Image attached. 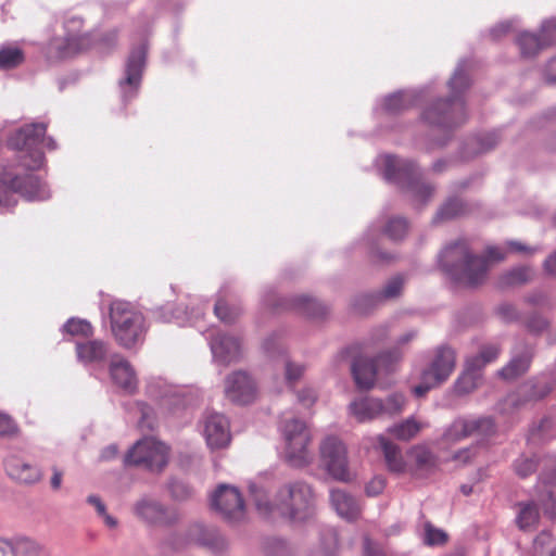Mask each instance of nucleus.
<instances>
[{
	"instance_id": "1",
	"label": "nucleus",
	"mask_w": 556,
	"mask_h": 556,
	"mask_svg": "<svg viewBox=\"0 0 556 556\" xmlns=\"http://www.w3.org/2000/svg\"><path fill=\"white\" fill-rule=\"evenodd\" d=\"M505 257V251L498 247H489L484 255H478L470 250L467 241L458 240L444 248L440 262L454 280L467 287H477L485 281L491 266Z\"/></svg>"
},
{
	"instance_id": "2",
	"label": "nucleus",
	"mask_w": 556,
	"mask_h": 556,
	"mask_svg": "<svg viewBox=\"0 0 556 556\" xmlns=\"http://www.w3.org/2000/svg\"><path fill=\"white\" fill-rule=\"evenodd\" d=\"M257 510L263 515L277 513L294 521H303L314 513V493L302 481L288 482L276 493L274 502H268L263 491L251 488Z\"/></svg>"
},
{
	"instance_id": "3",
	"label": "nucleus",
	"mask_w": 556,
	"mask_h": 556,
	"mask_svg": "<svg viewBox=\"0 0 556 556\" xmlns=\"http://www.w3.org/2000/svg\"><path fill=\"white\" fill-rule=\"evenodd\" d=\"M112 334L121 346L132 349L143 342L147 325L144 316L130 303L114 301L110 305Z\"/></svg>"
},
{
	"instance_id": "4",
	"label": "nucleus",
	"mask_w": 556,
	"mask_h": 556,
	"mask_svg": "<svg viewBox=\"0 0 556 556\" xmlns=\"http://www.w3.org/2000/svg\"><path fill=\"white\" fill-rule=\"evenodd\" d=\"M448 84L453 96L445 100H438L422 113V118L430 125L451 128L463 124L466 119L465 103L459 92L468 87V77L464 72L457 71Z\"/></svg>"
},
{
	"instance_id": "5",
	"label": "nucleus",
	"mask_w": 556,
	"mask_h": 556,
	"mask_svg": "<svg viewBox=\"0 0 556 556\" xmlns=\"http://www.w3.org/2000/svg\"><path fill=\"white\" fill-rule=\"evenodd\" d=\"M280 432L285 441V456L288 463L295 467L308 465L312 453L308 448L311 432L306 424L298 418L283 419Z\"/></svg>"
},
{
	"instance_id": "6",
	"label": "nucleus",
	"mask_w": 556,
	"mask_h": 556,
	"mask_svg": "<svg viewBox=\"0 0 556 556\" xmlns=\"http://www.w3.org/2000/svg\"><path fill=\"white\" fill-rule=\"evenodd\" d=\"M83 22L73 18L66 23V35L53 37L47 45L45 55L49 62H60L77 55L88 49L91 38L80 33Z\"/></svg>"
},
{
	"instance_id": "7",
	"label": "nucleus",
	"mask_w": 556,
	"mask_h": 556,
	"mask_svg": "<svg viewBox=\"0 0 556 556\" xmlns=\"http://www.w3.org/2000/svg\"><path fill=\"white\" fill-rule=\"evenodd\" d=\"M169 448L154 438L139 440L126 454L125 465L143 467L150 471H161L168 463Z\"/></svg>"
},
{
	"instance_id": "8",
	"label": "nucleus",
	"mask_w": 556,
	"mask_h": 556,
	"mask_svg": "<svg viewBox=\"0 0 556 556\" xmlns=\"http://www.w3.org/2000/svg\"><path fill=\"white\" fill-rule=\"evenodd\" d=\"M384 176L390 181L407 180V188L414 195L425 202L433 194V188L421 182L415 164L410 161L400 160L394 155H387L384 159Z\"/></svg>"
},
{
	"instance_id": "9",
	"label": "nucleus",
	"mask_w": 556,
	"mask_h": 556,
	"mask_svg": "<svg viewBox=\"0 0 556 556\" xmlns=\"http://www.w3.org/2000/svg\"><path fill=\"white\" fill-rule=\"evenodd\" d=\"M46 131V124L35 123L22 127L10 138L9 143L13 149L29 152L30 161L23 160V165L31 170L38 169L43 163L45 156L39 146L45 140Z\"/></svg>"
},
{
	"instance_id": "10",
	"label": "nucleus",
	"mask_w": 556,
	"mask_h": 556,
	"mask_svg": "<svg viewBox=\"0 0 556 556\" xmlns=\"http://www.w3.org/2000/svg\"><path fill=\"white\" fill-rule=\"evenodd\" d=\"M455 352L446 346L438 349L429 368L424 370L421 382L414 388L416 396H424L429 390L444 382L455 368Z\"/></svg>"
},
{
	"instance_id": "11",
	"label": "nucleus",
	"mask_w": 556,
	"mask_h": 556,
	"mask_svg": "<svg viewBox=\"0 0 556 556\" xmlns=\"http://www.w3.org/2000/svg\"><path fill=\"white\" fill-rule=\"evenodd\" d=\"M0 186L30 201H43L50 197L47 186L37 176L33 174L20 176L8 166H0Z\"/></svg>"
},
{
	"instance_id": "12",
	"label": "nucleus",
	"mask_w": 556,
	"mask_h": 556,
	"mask_svg": "<svg viewBox=\"0 0 556 556\" xmlns=\"http://www.w3.org/2000/svg\"><path fill=\"white\" fill-rule=\"evenodd\" d=\"M320 459L327 472L336 480L349 482L353 475L349 467L345 445L336 437H327L320 444Z\"/></svg>"
},
{
	"instance_id": "13",
	"label": "nucleus",
	"mask_w": 556,
	"mask_h": 556,
	"mask_svg": "<svg viewBox=\"0 0 556 556\" xmlns=\"http://www.w3.org/2000/svg\"><path fill=\"white\" fill-rule=\"evenodd\" d=\"M500 352L501 350L496 344H488L482 346L476 356L467 358L465 369L455 383V391L458 394L472 392L481 380L482 368L495 361Z\"/></svg>"
},
{
	"instance_id": "14",
	"label": "nucleus",
	"mask_w": 556,
	"mask_h": 556,
	"mask_svg": "<svg viewBox=\"0 0 556 556\" xmlns=\"http://www.w3.org/2000/svg\"><path fill=\"white\" fill-rule=\"evenodd\" d=\"M397 351L387 352L379 355L376 359L357 358L352 364V374L356 386L359 389L368 390L372 388L376 375L381 366L392 370V366L400 359Z\"/></svg>"
},
{
	"instance_id": "15",
	"label": "nucleus",
	"mask_w": 556,
	"mask_h": 556,
	"mask_svg": "<svg viewBox=\"0 0 556 556\" xmlns=\"http://www.w3.org/2000/svg\"><path fill=\"white\" fill-rule=\"evenodd\" d=\"M212 507L228 520H239L244 516V502L233 486L220 484L211 498Z\"/></svg>"
},
{
	"instance_id": "16",
	"label": "nucleus",
	"mask_w": 556,
	"mask_h": 556,
	"mask_svg": "<svg viewBox=\"0 0 556 556\" xmlns=\"http://www.w3.org/2000/svg\"><path fill=\"white\" fill-rule=\"evenodd\" d=\"M521 55L531 58L541 50L556 45V22L547 21L542 25L539 35L522 33L517 40Z\"/></svg>"
},
{
	"instance_id": "17",
	"label": "nucleus",
	"mask_w": 556,
	"mask_h": 556,
	"mask_svg": "<svg viewBox=\"0 0 556 556\" xmlns=\"http://www.w3.org/2000/svg\"><path fill=\"white\" fill-rule=\"evenodd\" d=\"M227 399L237 404H249L256 396L254 380L244 371H236L228 376L225 384Z\"/></svg>"
},
{
	"instance_id": "18",
	"label": "nucleus",
	"mask_w": 556,
	"mask_h": 556,
	"mask_svg": "<svg viewBox=\"0 0 556 556\" xmlns=\"http://www.w3.org/2000/svg\"><path fill=\"white\" fill-rule=\"evenodd\" d=\"M146 62V50L140 47L134 50L127 60L125 78L121 80L119 85L124 90L125 99H132L140 87L142 73Z\"/></svg>"
},
{
	"instance_id": "19",
	"label": "nucleus",
	"mask_w": 556,
	"mask_h": 556,
	"mask_svg": "<svg viewBox=\"0 0 556 556\" xmlns=\"http://www.w3.org/2000/svg\"><path fill=\"white\" fill-rule=\"evenodd\" d=\"M494 424L491 418L456 419L446 432L448 440H460L472 434H489L493 431Z\"/></svg>"
},
{
	"instance_id": "20",
	"label": "nucleus",
	"mask_w": 556,
	"mask_h": 556,
	"mask_svg": "<svg viewBox=\"0 0 556 556\" xmlns=\"http://www.w3.org/2000/svg\"><path fill=\"white\" fill-rule=\"evenodd\" d=\"M204 435L211 448L225 447L230 442L229 422L222 414H211L204 422Z\"/></svg>"
},
{
	"instance_id": "21",
	"label": "nucleus",
	"mask_w": 556,
	"mask_h": 556,
	"mask_svg": "<svg viewBox=\"0 0 556 556\" xmlns=\"http://www.w3.org/2000/svg\"><path fill=\"white\" fill-rule=\"evenodd\" d=\"M211 349L217 361L228 364L239 355L240 342L233 337L217 334L211 341Z\"/></svg>"
},
{
	"instance_id": "22",
	"label": "nucleus",
	"mask_w": 556,
	"mask_h": 556,
	"mask_svg": "<svg viewBox=\"0 0 556 556\" xmlns=\"http://www.w3.org/2000/svg\"><path fill=\"white\" fill-rule=\"evenodd\" d=\"M110 374L115 384L127 393H134L138 386V380L131 365L121 359L112 362L110 365Z\"/></svg>"
},
{
	"instance_id": "23",
	"label": "nucleus",
	"mask_w": 556,
	"mask_h": 556,
	"mask_svg": "<svg viewBox=\"0 0 556 556\" xmlns=\"http://www.w3.org/2000/svg\"><path fill=\"white\" fill-rule=\"evenodd\" d=\"M351 414L358 422L370 421L383 415V401L365 397L350 404Z\"/></svg>"
},
{
	"instance_id": "24",
	"label": "nucleus",
	"mask_w": 556,
	"mask_h": 556,
	"mask_svg": "<svg viewBox=\"0 0 556 556\" xmlns=\"http://www.w3.org/2000/svg\"><path fill=\"white\" fill-rule=\"evenodd\" d=\"M330 500L333 508L339 516L348 520H354L358 517L361 508L356 501L342 490H332Z\"/></svg>"
},
{
	"instance_id": "25",
	"label": "nucleus",
	"mask_w": 556,
	"mask_h": 556,
	"mask_svg": "<svg viewBox=\"0 0 556 556\" xmlns=\"http://www.w3.org/2000/svg\"><path fill=\"white\" fill-rule=\"evenodd\" d=\"M378 441L388 469L395 473L404 472L406 470V463L404 462L400 447L383 435H379Z\"/></svg>"
},
{
	"instance_id": "26",
	"label": "nucleus",
	"mask_w": 556,
	"mask_h": 556,
	"mask_svg": "<svg viewBox=\"0 0 556 556\" xmlns=\"http://www.w3.org/2000/svg\"><path fill=\"white\" fill-rule=\"evenodd\" d=\"M428 425L417 420L415 417H408L402 422L388 428V433L400 441H409L418 435Z\"/></svg>"
},
{
	"instance_id": "27",
	"label": "nucleus",
	"mask_w": 556,
	"mask_h": 556,
	"mask_svg": "<svg viewBox=\"0 0 556 556\" xmlns=\"http://www.w3.org/2000/svg\"><path fill=\"white\" fill-rule=\"evenodd\" d=\"M78 358L84 363L101 362L106 357L108 348L103 341L91 340L76 345Z\"/></svg>"
},
{
	"instance_id": "28",
	"label": "nucleus",
	"mask_w": 556,
	"mask_h": 556,
	"mask_svg": "<svg viewBox=\"0 0 556 556\" xmlns=\"http://www.w3.org/2000/svg\"><path fill=\"white\" fill-rule=\"evenodd\" d=\"M9 475L23 483H34L40 479V471L38 468L23 463L20 459H11L7 464Z\"/></svg>"
},
{
	"instance_id": "29",
	"label": "nucleus",
	"mask_w": 556,
	"mask_h": 556,
	"mask_svg": "<svg viewBox=\"0 0 556 556\" xmlns=\"http://www.w3.org/2000/svg\"><path fill=\"white\" fill-rule=\"evenodd\" d=\"M531 358L532 354L530 351H526L521 355L513 357L511 361L500 370V376L506 380L516 379L529 369Z\"/></svg>"
},
{
	"instance_id": "30",
	"label": "nucleus",
	"mask_w": 556,
	"mask_h": 556,
	"mask_svg": "<svg viewBox=\"0 0 556 556\" xmlns=\"http://www.w3.org/2000/svg\"><path fill=\"white\" fill-rule=\"evenodd\" d=\"M533 278V270L529 266H519L513 268L503 275L498 279V286L501 288H508L523 285Z\"/></svg>"
},
{
	"instance_id": "31",
	"label": "nucleus",
	"mask_w": 556,
	"mask_h": 556,
	"mask_svg": "<svg viewBox=\"0 0 556 556\" xmlns=\"http://www.w3.org/2000/svg\"><path fill=\"white\" fill-rule=\"evenodd\" d=\"M517 525L521 530L534 529L540 520L539 509L534 502L519 503Z\"/></svg>"
},
{
	"instance_id": "32",
	"label": "nucleus",
	"mask_w": 556,
	"mask_h": 556,
	"mask_svg": "<svg viewBox=\"0 0 556 556\" xmlns=\"http://www.w3.org/2000/svg\"><path fill=\"white\" fill-rule=\"evenodd\" d=\"M136 513L139 517L150 523H161L165 521V510L156 502L141 501L136 506Z\"/></svg>"
},
{
	"instance_id": "33",
	"label": "nucleus",
	"mask_w": 556,
	"mask_h": 556,
	"mask_svg": "<svg viewBox=\"0 0 556 556\" xmlns=\"http://www.w3.org/2000/svg\"><path fill=\"white\" fill-rule=\"evenodd\" d=\"M291 305L292 307L311 317H321L327 312L323 304L307 295H300L294 298Z\"/></svg>"
},
{
	"instance_id": "34",
	"label": "nucleus",
	"mask_w": 556,
	"mask_h": 556,
	"mask_svg": "<svg viewBox=\"0 0 556 556\" xmlns=\"http://www.w3.org/2000/svg\"><path fill=\"white\" fill-rule=\"evenodd\" d=\"M466 212L465 204L456 198L447 200L438 211L433 222H445L462 216Z\"/></svg>"
},
{
	"instance_id": "35",
	"label": "nucleus",
	"mask_w": 556,
	"mask_h": 556,
	"mask_svg": "<svg viewBox=\"0 0 556 556\" xmlns=\"http://www.w3.org/2000/svg\"><path fill=\"white\" fill-rule=\"evenodd\" d=\"M413 104V99L408 93L397 92L384 99L383 109L390 114H396L407 110Z\"/></svg>"
},
{
	"instance_id": "36",
	"label": "nucleus",
	"mask_w": 556,
	"mask_h": 556,
	"mask_svg": "<svg viewBox=\"0 0 556 556\" xmlns=\"http://www.w3.org/2000/svg\"><path fill=\"white\" fill-rule=\"evenodd\" d=\"M194 531L200 532V535L195 538L192 534V539H194L199 544L211 548L214 552H219L225 547V540L219 534L202 529L201 527H197Z\"/></svg>"
},
{
	"instance_id": "37",
	"label": "nucleus",
	"mask_w": 556,
	"mask_h": 556,
	"mask_svg": "<svg viewBox=\"0 0 556 556\" xmlns=\"http://www.w3.org/2000/svg\"><path fill=\"white\" fill-rule=\"evenodd\" d=\"M408 232V222L403 217L390 218L384 228L383 233L393 241H400Z\"/></svg>"
},
{
	"instance_id": "38",
	"label": "nucleus",
	"mask_w": 556,
	"mask_h": 556,
	"mask_svg": "<svg viewBox=\"0 0 556 556\" xmlns=\"http://www.w3.org/2000/svg\"><path fill=\"white\" fill-rule=\"evenodd\" d=\"M538 466L539 459L535 456L526 455H520L513 464L515 473L521 479H526L533 475L536 471Z\"/></svg>"
},
{
	"instance_id": "39",
	"label": "nucleus",
	"mask_w": 556,
	"mask_h": 556,
	"mask_svg": "<svg viewBox=\"0 0 556 556\" xmlns=\"http://www.w3.org/2000/svg\"><path fill=\"white\" fill-rule=\"evenodd\" d=\"M416 470H428L434 465L432 453L425 446L416 445L409 450Z\"/></svg>"
},
{
	"instance_id": "40",
	"label": "nucleus",
	"mask_w": 556,
	"mask_h": 556,
	"mask_svg": "<svg viewBox=\"0 0 556 556\" xmlns=\"http://www.w3.org/2000/svg\"><path fill=\"white\" fill-rule=\"evenodd\" d=\"M24 62V53L18 48L5 47L0 49V68L10 70Z\"/></svg>"
},
{
	"instance_id": "41",
	"label": "nucleus",
	"mask_w": 556,
	"mask_h": 556,
	"mask_svg": "<svg viewBox=\"0 0 556 556\" xmlns=\"http://www.w3.org/2000/svg\"><path fill=\"white\" fill-rule=\"evenodd\" d=\"M63 329L71 336H81L85 338H89L93 333L91 324L85 319L79 318L68 319L63 326Z\"/></svg>"
},
{
	"instance_id": "42",
	"label": "nucleus",
	"mask_w": 556,
	"mask_h": 556,
	"mask_svg": "<svg viewBox=\"0 0 556 556\" xmlns=\"http://www.w3.org/2000/svg\"><path fill=\"white\" fill-rule=\"evenodd\" d=\"M525 388L528 390L526 391L528 400H541L545 397L551 391L552 386L547 381H542L538 379L529 380Z\"/></svg>"
},
{
	"instance_id": "43",
	"label": "nucleus",
	"mask_w": 556,
	"mask_h": 556,
	"mask_svg": "<svg viewBox=\"0 0 556 556\" xmlns=\"http://www.w3.org/2000/svg\"><path fill=\"white\" fill-rule=\"evenodd\" d=\"M405 406V396L400 393L391 394L383 402V414L396 415L400 414Z\"/></svg>"
},
{
	"instance_id": "44",
	"label": "nucleus",
	"mask_w": 556,
	"mask_h": 556,
	"mask_svg": "<svg viewBox=\"0 0 556 556\" xmlns=\"http://www.w3.org/2000/svg\"><path fill=\"white\" fill-rule=\"evenodd\" d=\"M404 280L401 276H395L391 278L383 290L380 293V298L383 299H393L401 294L403 289Z\"/></svg>"
},
{
	"instance_id": "45",
	"label": "nucleus",
	"mask_w": 556,
	"mask_h": 556,
	"mask_svg": "<svg viewBox=\"0 0 556 556\" xmlns=\"http://www.w3.org/2000/svg\"><path fill=\"white\" fill-rule=\"evenodd\" d=\"M20 429L13 418L7 414L0 413V437H14Z\"/></svg>"
},
{
	"instance_id": "46",
	"label": "nucleus",
	"mask_w": 556,
	"mask_h": 556,
	"mask_svg": "<svg viewBox=\"0 0 556 556\" xmlns=\"http://www.w3.org/2000/svg\"><path fill=\"white\" fill-rule=\"evenodd\" d=\"M214 312L215 315L224 323H232L238 316V312L232 311L223 300L216 302Z\"/></svg>"
},
{
	"instance_id": "47",
	"label": "nucleus",
	"mask_w": 556,
	"mask_h": 556,
	"mask_svg": "<svg viewBox=\"0 0 556 556\" xmlns=\"http://www.w3.org/2000/svg\"><path fill=\"white\" fill-rule=\"evenodd\" d=\"M447 540V535L444 531L440 529H435L432 526L428 525L426 527V536L425 541L428 545H439L445 543Z\"/></svg>"
},
{
	"instance_id": "48",
	"label": "nucleus",
	"mask_w": 556,
	"mask_h": 556,
	"mask_svg": "<svg viewBox=\"0 0 556 556\" xmlns=\"http://www.w3.org/2000/svg\"><path fill=\"white\" fill-rule=\"evenodd\" d=\"M544 515L551 520L556 519V496L552 491L546 493V498L541 500Z\"/></svg>"
},
{
	"instance_id": "49",
	"label": "nucleus",
	"mask_w": 556,
	"mask_h": 556,
	"mask_svg": "<svg viewBox=\"0 0 556 556\" xmlns=\"http://www.w3.org/2000/svg\"><path fill=\"white\" fill-rule=\"evenodd\" d=\"M169 491H170L172 495L177 500H184L190 495L189 486L178 480H173L169 483Z\"/></svg>"
},
{
	"instance_id": "50",
	"label": "nucleus",
	"mask_w": 556,
	"mask_h": 556,
	"mask_svg": "<svg viewBox=\"0 0 556 556\" xmlns=\"http://www.w3.org/2000/svg\"><path fill=\"white\" fill-rule=\"evenodd\" d=\"M548 327V320L542 316L534 315L529 318L527 328L529 331L540 333Z\"/></svg>"
},
{
	"instance_id": "51",
	"label": "nucleus",
	"mask_w": 556,
	"mask_h": 556,
	"mask_svg": "<svg viewBox=\"0 0 556 556\" xmlns=\"http://www.w3.org/2000/svg\"><path fill=\"white\" fill-rule=\"evenodd\" d=\"M304 372V367L301 365H296L288 362L286 364V378L288 382L294 383L296 380L301 378Z\"/></svg>"
},
{
	"instance_id": "52",
	"label": "nucleus",
	"mask_w": 556,
	"mask_h": 556,
	"mask_svg": "<svg viewBox=\"0 0 556 556\" xmlns=\"http://www.w3.org/2000/svg\"><path fill=\"white\" fill-rule=\"evenodd\" d=\"M514 30V25H513V22H502L500 24H497L496 26H494L492 29H491V37L494 39V40H497L500 38H502L503 36H506L507 34L511 33Z\"/></svg>"
},
{
	"instance_id": "53",
	"label": "nucleus",
	"mask_w": 556,
	"mask_h": 556,
	"mask_svg": "<svg viewBox=\"0 0 556 556\" xmlns=\"http://www.w3.org/2000/svg\"><path fill=\"white\" fill-rule=\"evenodd\" d=\"M386 486V480L382 477H375L369 481L366 486V493L370 496H376L382 493Z\"/></svg>"
},
{
	"instance_id": "54",
	"label": "nucleus",
	"mask_w": 556,
	"mask_h": 556,
	"mask_svg": "<svg viewBox=\"0 0 556 556\" xmlns=\"http://www.w3.org/2000/svg\"><path fill=\"white\" fill-rule=\"evenodd\" d=\"M543 271L546 276L556 278V250L544 260Z\"/></svg>"
},
{
	"instance_id": "55",
	"label": "nucleus",
	"mask_w": 556,
	"mask_h": 556,
	"mask_svg": "<svg viewBox=\"0 0 556 556\" xmlns=\"http://www.w3.org/2000/svg\"><path fill=\"white\" fill-rule=\"evenodd\" d=\"M298 399L303 406L311 407L316 402L317 395L313 389H304L299 393Z\"/></svg>"
},
{
	"instance_id": "56",
	"label": "nucleus",
	"mask_w": 556,
	"mask_h": 556,
	"mask_svg": "<svg viewBox=\"0 0 556 556\" xmlns=\"http://www.w3.org/2000/svg\"><path fill=\"white\" fill-rule=\"evenodd\" d=\"M507 248L510 252L515 253H523V254H533L536 249L528 247L527 244L520 242V241H508Z\"/></svg>"
},
{
	"instance_id": "57",
	"label": "nucleus",
	"mask_w": 556,
	"mask_h": 556,
	"mask_svg": "<svg viewBox=\"0 0 556 556\" xmlns=\"http://www.w3.org/2000/svg\"><path fill=\"white\" fill-rule=\"evenodd\" d=\"M539 482L544 485H556V463L548 471H543L540 475Z\"/></svg>"
},
{
	"instance_id": "58",
	"label": "nucleus",
	"mask_w": 556,
	"mask_h": 556,
	"mask_svg": "<svg viewBox=\"0 0 556 556\" xmlns=\"http://www.w3.org/2000/svg\"><path fill=\"white\" fill-rule=\"evenodd\" d=\"M500 316L507 321H511L517 318L518 314L516 308L510 304H503L498 307Z\"/></svg>"
},
{
	"instance_id": "59",
	"label": "nucleus",
	"mask_w": 556,
	"mask_h": 556,
	"mask_svg": "<svg viewBox=\"0 0 556 556\" xmlns=\"http://www.w3.org/2000/svg\"><path fill=\"white\" fill-rule=\"evenodd\" d=\"M364 556H384V552L366 538L364 541Z\"/></svg>"
},
{
	"instance_id": "60",
	"label": "nucleus",
	"mask_w": 556,
	"mask_h": 556,
	"mask_svg": "<svg viewBox=\"0 0 556 556\" xmlns=\"http://www.w3.org/2000/svg\"><path fill=\"white\" fill-rule=\"evenodd\" d=\"M545 79L548 84H556V58L552 59L545 68Z\"/></svg>"
},
{
	"instance_id": "61",
	"label": "nucleus",
	"mask_w": 556,
	"mask_h": 556,
	"mask_svg": "<svg viewBox=\"0 0 556 556\" xmlns=\"http://www.w3.org/2000/svg\"><path fill=\"white\" fill-rule=\"evenodd\" d=\"M0 556H15L14 547L10 541L0 539Z\"/></svg>"
},
{
	"instance_id": "62",
	"label": "nucleus",
	"mask_w": 556,
	"mask_h": 556,
	"mask_svg": "<svg viewBox=\"0 0 556 556\" xmlns=\"http://www.w3.org/2000/svg\"><path fill=\"white\" fill-rule=\"evenodd\" d=\"M117 454H118L117 446L112 444V445L106 446L102 451L100 458L102 460H111V459L115 458L117 456Z\"/></svg>"
},
{
	"instance_id": "63",
	"label": "nucleus",
	"mask_w": 556,
	"mask_h": 556,
	"mask_svg": "<svg viewBox=\"0 0 556 556\" xmlns=\"http://www.w3.org/2000/svg\"><path fill=\"white\" fill-rule=\"evenodd\" d=\"M88 503H90L91 505H93L98 511L99 515H105V506L104 504L101 502L100 497L96 496V495H90L88 497Z\"/></svg>"
},
{
	"instance_id": "64",
	"label": "nucleus",
	"mask_w": 556,
	"mask_h": 556,
	"mask_svg": "<svg viewBox=\"0 0 556 556\" xmlns=\"http://www.w3.org/2000/svg\"><path fill=\"white\" fill-rule=\"evenodd\" d=\"M475 456V452L471 448H467L455 454L454 459L462 460L464 463L469 462Z\"/></svg>"
}]
</instances>
